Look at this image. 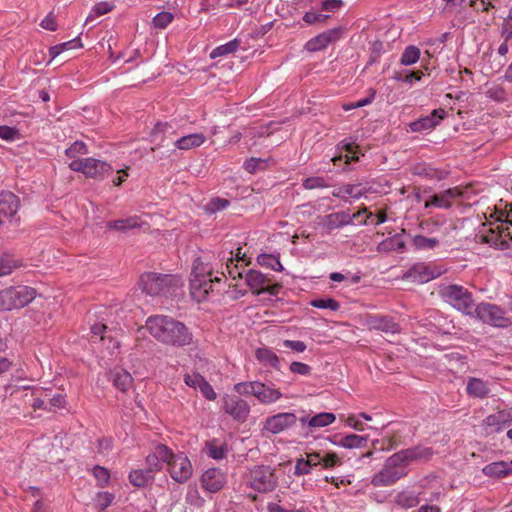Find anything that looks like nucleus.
<instances>
[{
	"instance_id": "nucleus-30",
	"label": "nucleus",
	"mask_w": 512,
	"mask_h": 512,
	"mask_svg": "<svg viewBox=\"0 0 512 512\" xmlns=\"http://www.w3.org/2000/svg\"><path fill=\"white\" fill-rule=\"evenodd\" d=\"M204 451L210 458L214 460H222L227 456L228 446L225 443H220L218 439L214 438L206 442Z\"/></svg>"
},
{
	"instance_id": "nucleus-6",
	"label": "nucleus",
	"mask_w": 512,
	"mask_h": 512,
	"mask_svg": "<svg viewBox=\"0 0 512 512\" xmlns=\"http://www.w3.org/2000/svg\"><path fill=\"white\" fill-rule=\"evenodd\" d=\"M441 297L453 308L461 313L473 316L476 307L472 293L465 287L457 284L445 286L440 290Z\"/></svg>"
},
{
	"instance_id": "nucleus-64",
	"label": "nucleus",
	"mask_w": 512,
	"mask_h": 512,
	"mask_svg": "<svg viewBox=\"0 0 512 512\" xmlns=\"http://www.w3.org/2000/svg\"><path fill=\"white\" fill-rule=\"evenodd\" d=\"M114 496L109 492H100L97 494L96 502L100 509L107 508L113 501Z\"/></svg>"
},
{
	"instance_id": "nucleus-37",
	"label": "nucleus",
	"mask_w": 512,
	"mask_h": 512,
	"mask_svg": "<svg viewBox=\"0 0 512 512\" xmlns=\"http://www.w3.org/2000/svg\"><path fill=\"white\" fill-rule=\"evenodd\" d=\"M454 197V191L447 189L443 193L435 194L431 197L430 201L425 202V208L435 206L439 208H450V200Z\"/></svg>"
},
{
	"instance_id": "nucleus-21",
	"label": "nucleus",
	"mask_w": 512,
	"mask_h": 512,
	"mask_svg": "<svg viewBox=\"0 0 512 512\" xmlns=\"http://www.w3.org/2000/svg\"><path fill=\"white\" fill-rule=\"evenodd\" d=\"M20 208V199L10 191L0 193V214L6 217H13Z\"/></svg>"
},
{
	"instance_id": "nucleus-17",
	"label": "nucleus",
	"mask_w": 512,
	"mask_h": 512,
	"mask_svg": "<svg viewBox=\"0 0 512 512\" xmlns=\"http://www.w3.org/2000/svg\"><path fill=\"white\" fill-rule=\"evenodd\" d=\"M227 482L226 475L218 468L206 470L201 477L202 487L210 492L217 493L225 486Z\"/></svg>"
},
{
	"instance_id": "nucleus-26",
	"label": "nucleus",
	"mask_w": 512,
	"mask_h": 512,
	"mask_svg": "<svg viewBox=\"0 0 512 512\" xmlns=\"http://www.w3.org/2000/svg\"><path fill=\"white\" fill-rule=\"evenodd\" d=\"M360 186V184H345L338 190H334L332 195L345 201L347 200V196H350L354 199H360L368 192L367 189L360 188Z\"/></svg>"
},
{
	"instance_id": "nucleus-61",
	"label": "nucleus",
	"mask_w": 512,
	"mask_h": 512,
	"mask_svg": "<svg viewBox=\"0 0 512 512\" xmlns=\"http://www.w3.org/2000/svg\"><path fill=\"white\" fill-rule=\"evenodd\" d=\"M202 395L209 401H213L216 399L217 394L214 391L213 387L209 384V382L204 378L201 380V383L198 387Z\"/></svg>"
},
{
	"instance_id": "nucleus-3",
	"label": "nucleus",
	"mask_w": 512,
	"mask_h": 512,
	"mask_svg": "<svg viewBox=\"0 0 512 512\" xmlns=\"http://www.w3.org/2000/svg\"><path fill=\"white\" fill-rule=\"evenodd\" d=\"M408 472V466L398 451L386 459L383 468L373 475L371 484L375 487L391 486L407 476Z\"/></svg>"
},
{
	"instance_id": "nucleus-48",
	"label": "nucleus",
	"mask_w": 512,
	"mask_h": 512,
	"mask_svg": "<svg viewBox=\"0 0 512 512\" xmlns=\"http://www.w3.org/2000/svg\"><path fill=\"white\" fill-rule=\"evenodd\" d=\"M268 159L252 157L244 162V168L249 173H256L267 167Z\"/></svg>"
},
{
	"instance_id": "nucleus-35",
	"label": "nucleus",
	"mask_w": 512,
	"mask_h": 512,
	"mask_svg": "<svg viewBox=\"0 0 512 512\" xmlns=\"http://www.w3.org/2000/svg\"><path fill=\"white\" fill-rule=\"evenodd\" d=\"M154 480L151 470H133L129 473V481L135 487H145Z\"/></svg>"
},
{
	"instance_id": "nucleus-19",
	"label": "nucleus",
	"mask_w": 512,
	"mask_h": 512,
	"mask_svg": "<svg viewBox=\"0 0 512 512\" xmlns=\"http://www.w3.org/2000/svg\"><path fill=\"white\" fill-rule=\"evenodd\" d=\"M329 441L339 447L345 449H354V448H362L368 441V436H362L357 434H348L345 436H341L339 434H335L328 438Z\"/></svg>"
},
{
	"instance_id": "nucleus-42",
	"label": "nucleus",
	"mask_w": 512,
	"mask_h": 512,
	"mask_svg": "<svg viewBox=\"0 0 512 512\" xmlns=\"http://www.w3.org/2000/svg\"><path fill=\"white\" fill-rule=\"evenodd\" d=\"M420 49L414 45L407 46L400 59V63L404 66L415 64L420 59Z\"/></svg>"
},
{
	"instance_id": "nucleus-16",
	"label": "nucleus",
	"mask_w": 512,
	"mask_h": 512,
	"mask_svg": "<svg viewBox=\"0 0 512 512\" xmlns=\"http://www.w3.org/2000/svg\"><path fill=\"white\" fill-rule=\"evenodd\" d=\"M407 466L428 462L434 455L431 447L416 445L399 451Z\"/></svg>"
},
{
	"instance_id": "nucleus-15",
	"label": "nucleus",
	"mask_w": 512,
	"mask_h": 512,
	"mask_svg": "<svg viewBox=\"0 0 512 512\" xmlns=\"http://www.w3.org/2000/svg\"><path fill=\"white\" fill-rule=\"evenodd\" d=\"M224 411L229 414L234 420L244 422L250 413L249 404L236 396H227L224 398L223 403Z\"/></svg>"
},
{
	"instance_id": "nucleus-14",
	"label": "nucleus",
	"mask_w": 512,
	"mask_h": 512,
	"mask_svg": "<svg viewBox=\"0 0 512 512\" xmlns=\"http://www.w3.org/2000/svg\"><path fill=\"white\" fill-rule=\"evenodd\" d=\"M447 116L444 108L434 109L429 115L416 119L409 123L411 132L431 131L437 127Z\"/></svg>"
},
{
	"instance_id": "nucleus-45",
	"label": "nucleus",
	"mask_w": 512,
	"mask_h": 512,
	"mask_svg": "<svg viewBox=\"0 0 512 512\" xmlns=\"http://www.w3.org/2000/svg\"><path fill=\"white\" fill-rule=\"evenodd\" d=\"M486 96L496 102H505L508 100V94L501 85H492L486 90Z\"/></svg>"
},
{
	"instance_id": "nucleus-34",
	"label": "nucleus",
	"mask_w": 512,
	"mask_h": 512,
	"mask_svg": "<svg viewBox=\"0 0 512 512\" xmlns=\"http://www.w3.org/2000/svg\"><path fill=\"white\" fill-rule=\"evenodd\" d=\"M337 149L340 151H346L347 153L352 154V156H349L348 154H346L345 156H343L342 154H340L338 156L335 155V156L331 157V161L334 163V165H337L339 162H341L343 160V158L345 159L346 165L349 164L351 161L359 160V156L354 151V147H353L352 143L347 142L346 140H343L337 145Z\"/></svg>"
},
{
	"instance_id": "nucleus-52",
	"label": "nucleus",
	"mask_w": 512,
	"mask_h": 512,
	"mask_svg": "<svg viewBox=\"0 0 512 512\" xmlns=\"http://www.w3.org/2000/svg\"><path fill=\"white\" fill-rule=\"evenodd\" d=\"M302 186L307 190L317 189V188H326L329 184L325 181L323 177L314 176L305 178L302 181Z\"/></svg>"
},
{
	"instance_id": "nucleus-57",
	"label": "nucleus",
	"mask_w": 512,
	"mask_h": 512,
	"mask_svg": "<svg viewBox=\"0 0 512 512\" xmlns=\"http://www.w3.org/2000/svg\"><path fill=\"white\" fill-rule=\"evenodd\" d=\"M226 270L232 279L245 277V269L234 263L233 258H229L226 264Z\"/></svg>"
},
{
	"instance_id": "nucleus-49",
	"label": "nucleus",
	"mask_w": 512,
	"mask_h": 512,
	"mask_svg": "<svg viewBox=\"0 0 512 512\" xmlns=\"http://www.w3.org/2000/svg\"><path fill=\"white\" fill-rule=\"evenodd\" d=\"M153 454L155 456H157V458L162 463H164V462L167 463V465L170 464V462L173 460L174 456L176 455L171 451V449H169L166 445H163V444L157 445L153 451Z\"/></svg>"
},
{
	"instance_id": "nucleus-2",
	"label": "nucleus",
	"mask_w": 512,
	"mask_h": 512,
	"mask_svg": "<svg viewBox=\"0 0 512 512\" xmlns=\"http://www.w3.org/2000/svg\"><path fill=\"white\" fill-rule=\"evenodd\" d=\"M139 286L150 296H173L181 284L180 279L173 275L146 272L141 275Z\"/></svg>"
},
{
	"instance_id": "nucleus-56",
	"label": "nucleus",
	"mask_w": 512,
	"mask_h": 512,
	"mask_svg": "<svg viewBox=\"0 0 512 512\" xmlns=\"http://www.w3.org/2000/svg\"><path fill=\"white\" fill-rule=\"evenodd\" d=\"M87 145L82 141H75L70 147L65 150L66 156L69 158H76L79 154H87Z\"/></svg>"
},
{
	"instance_id": "nucleus-32",
	"label": "nucleus",
	"mask_w": 512,
	"mask_h": 512,
	"mask_svg": "<svg viewBox=\"0 0 512 512\" xmlns=\"http://www.w3.org/2000/svg\"><path fill=\"white\" fill-rule=\"evenodd\" d=\"M256 359L264 366H270L276 370H280L279 357L269 348H258L255 352Z\"/></svg>"
},
{
	"instance_id": "nucleus-4",
	"label": "nucleus",
	"mask_w": 512,
	"mask_h": 512,
	"mask_svg": "<svg viewBox=\"0 0 512 512\" xmlns=\"http://www.w3.org/2000/svg\"><path fill=\"white\" fill-rule=\"evenodd\" d=\"M247 486L258 493H270L276 489L279 478L269 465H255L246 473Z\"/></svg>"
},
{
	"instance_id": "nucleus-36",
	"label": "nucleus",
	"mask_w": 512,
	"mask_h": 512,
	"mask_svg": "<svg viewBox=\"0 0 512 512\" xmlns=\"http://www.w3.org/2000/svg\"><path fill=\"white\" fill-rule=\"evenodd\" d=\"M335 420V414L331 412H321L310 417L308 420V427L310 428V432H312L313 429L326 427L332 424Z\"/></svg>"
},
{
	"instance_id": "nucleus-27",
	"label": "nucleus",
	"mask_w": 512,
	"mask_h": 512,
	"mask_svg": "<svg viewBox=\"0 0 512 512\" xmlns=\"http://www.w3.org/2000/svg\"><path fill=\"white\" fill-rule=\"evenodd\" d=\"M166 134H174L173 126L168 122H158L151 133V141L157 146H168Z\"/></svg>"
},
{
	"instance_id": "nucleus-62",
	"label": "nucleus",
	"mask_w": 512,
	"mask_h": 512,
	"mask_svg": "<svg viewBox=\"0 0 512 512\" xmlns=\"http://www.w3.org/2000/svg\"><path fill=\"white\" fill-rule=\"evenodd\" d=\"M330 16L326 14H321L319 12L314 11H308L303 16V21L307 24H315L319 22H324L326 19H328Z\"/></svg>"
},
{
	"instance_id": "nucleus-53",
	"label": "nucleus",
	"mask_w": 512,
	"mask_h": 512,
	"mask_svg": "<svg viewBox=\"0 0 512 512\" xmlns=\"http://www.w3.org/2000/svg\"><path fill=\"white\" fill-rule=\"evenodd\" d=\"M342 464L341 458L335 452H329L322 455L321 467L323 469H331Z\"/></svg>"
},
{
	"instance_id": "nucleus-63",
	"label": "nucleus",
	"mask_w": 512,
	"mask_h": 512,
	"mask_svg": "<svg viewBox=\"0 0 512 512\" xmlns=\"http://www.w3.org/2000/svg\"><path fill=\"white\" fill-rule=\"evenodd\" d=\"M504 429L512 423V407L494 413Z\"/></svg>"
},
{
	"instance_id": "nucleus-24",
	"label": "nucleus",
	"mask_w": 512,
	"mask_h": 512,
	"mask_svg": "<svg viewBox=\"0 0 512 512\" xmlns=\"http://www.w3.org/2000/svg\"><path fill=\"white\" fill-rule=\"evenodd\" d=\"M113 385L121 392H127L133 385L131 374L122 368H115L110 372Z\"/></svg>"
},
{
	"instance_id": "nucleus-40",
	"label": "nucleus",
	"mask_w": 512,
	"mask_h": 512,
	"mask_svg": "<svg viewBox=\"0 0 512 512\" xmlns=\"http://www.w3.org/2000/svg\"><path fill=\"white\" fill-rule=\"evenodd\" d=\"M257 263L262 267L270 268L278 272H281L284 269L279 258L274 256L273 254L263 253L258 255Z\"/></svg>"
},
{
	"instance_id": "nucleus-46",
	"label": "nucleus",
	"mask_w": 512,
	"mask_h": 512,
	"mask_svg": "<svg viewBox=\"0 0 512 512\" xmlns=\"http://www.w3.org/2000/svg\"><path fill=\"white\" fill-rule=\"evenodd\" d=\"M258 381L240 382L234 385V391L239 395H256V390L259 388Z\"/></svg>"
},
{
	"instance_id": "nucleus-18",
	"label": "nucleus",
	"mask_w": 512,
	"mask_h": 512,
	"mask_svg": "<svg viewBox=\"0 0 512 512\" xmlns=\"http://www.w3.org/2000/svg\"><path fill=\"white\" fill-rule=\"evenodd\" d=\"M340 29L334 28L320 33L314 38L310 39L305 47L308 51L315 52L325 49L331 42L339 38Z\"/></svg>"
},
{
	"instance_id": "nucleus-22",
	"label": "nucleus",
	"mask_w": 512,
	"mask_h": 512,
	"mask_svg": "<svg viewBox=\"0 0 512 512\" xmlns=\"http://www.w3.org/2000/svg\"><path fill=\"white\" fill-rule=\"evenodd\" d=\"M270 279L259 270L249 269L245 272V282L253 294L261 295V289L269 283Z\"/></svg>"
},
{
	"instance_id": "nucleus-41",
	"label": "nucleus",
	"mask_w": 512,
	"mask_h": 512,
	"mask_svg": "<svg viewBox=\"0 0 512 512\" xmlns=\"http://www.w3.org/2000/svg\"><path fill=\"white\" fill-rule=\"evenodd\" d=\"M82 46L83 45H82L81 39L79 36H77L70 41H67V42H64V43H61V44L51 47L49 50V54L51 56V59H54L65 50L81 48Z\"/></svg>"
},
{
	"instance_id": "nucleus-29",
	"label": "nucleus",
	"mask_w": 512,
	"mask_h": 512,
	"mask_svg": "<svg viewBox=\"0 0 512 512\" xmlns=\"http://www.w3.org/2000/svg\"><path fill=\"white\" fill-rule=\"evenodd\" d=\"M482 472L488 477L502 478L508 475H512V471L508 465V462L498 461L487 464L483 467Z\"/></svg>"
},
{
	"instance_id": "nucleus-5",
	"label": "nucleus",
	"mask_w": 512,
	"mask_h": 512,
	"mask_svg": "<svg viewBox=\"0 0 512 512\" xmlns=\"http://www.w3.org/2000/svg\"><path fill=\"white\" fill-rule=\"evenodd\" d=\"M36 290L25 285L11 286L0 291V311L21 309L36 297Z\"/></svg>"
},
{
	"instance_id": "nucleus-1",
	"label": "nucleus",
	"mask_w": 512,
	"mask_h": 512,
	"mask_svg": "<svg viewBox=\"0 0 512 512\" xmlns=\"http://www.w3.org/2000/svg\"><path fill=\"white\" fill-rule=\"evenodd\" d=\"M145 327L157 341L165 345L185 347L193 342L191 330L183 322L167 315L149 316Z\"/></svg>"
},
{
	"instance_id": "nucleus-9",
	"label": "nucleus",
	"mask_w": 512,
	"mask_h": 512,
	"mask_svg": "<svg viewBox=\"0 0 512 512\" xmlns=\"http://www.w3.org/2000/svg\"><path fill=\"white\" fill-rule=\"evenodd\" d=\"M220 277H211V273L206 271L203 267L200 268V263L198 260L194 262L193 270L191 273L190 286L191 292L195 297L199 299H205L209 294V291H212V285L214 282H220Z\"/></svg>"
},
{
	"instance_id": "nucleus-43",
	"label": "nucleus",
	"mask_w": 512,
	"mask_h": 512,
	"mask_svg": "<svg viewBox=\"0 0 512 512\" xmlns=\"http://www.w3.org/2000/svg\"><path fill=\"white\" fill-rule=\"evenodd\" d=\"M114 8H115V5L112 2H108V1L98 2L92 8V12L94 13V15H89L86 18L85 22L88 23L90 21H93L95 16L105 15V14L111 12Z\"/></svg>"
},
{
	"instance_id": "nucleus-8",
	"label": "nucleus",
	"mask_w": 512,
	"mask_h": 512,
	"mask_svg": "<svg viewBox=\"0 0 512 512\" xmlns=\"http://www.w3.org/2000/svg\"><path fill=\"white\" fill-rule=\"evenodd\" d=\"M473 316L484 324L496 328H507L512 324L510 319L506 317L504 309L493 303L481 302L477 304Z\"/></svg>"
},
{
	"instance_id": "nucleus-28",
	"label": "nucleus",
	"mask_w": 512,
	"mask_h": 512,
	"mask_svg": "<svg viewBox=\"0 0 512 512\" xmlns=\"http://www.w3.org/2000/svg\"><path fill=\"white\" fill-rule=\"evenodd\" d=\"M259 388L256 390L255 397L262 404H271L282 397V393L278 389L271 388L264 383L259 382Z\"/></svg>"
},
{
	"instance_id": "nucleus-50",
	"label": "nucleus",
	"mask_w": 512,
	"mask_h": 512,
	"mask_svg": "<svg viewBox=\"0 0 512 512\" xmlns=\"http://www.w3.org/2000/svg\"><path fill=\"white\" fill-rule=\"evenodd\" d=\"M174 19L172 13L167 11H162L154 16L152 19V23L155 28L165 29Z\"/></svg>"
},
{
	"instance_id": "nucleus-39",
	"label": "nucleus",
	"mask_w": 512,
	"mask_h": 512,
	"mask_svg": "<svg viewBox=\"0 0 512 512\" xmlns=\"http://www.w3.org/2000/svg\"><path fill=\"white\" fill-rule=\"evenodd\" d=\"M411 242L417 250H433L439 245L437 238H429L423 235L413 236Z\"/></svg>"
},
{
	"instance_id": "nucleus-31",
	"label": "nucleus",
	"mask_w": 512,
	"mask_h": 512,
	"mask_svg": "<svg viewBox=\"0 0 512 512\" xmlns=\"http://www.w3.org/2000/svg\"><path fill=\"white\" fill-rule=\"evenodd\" d=\"M205 141V136L201 133H194L182 136L173 142L174 146L180 150H189L201 146Z\"/></svg>"
},
{
	"instance_id": "nucleus-59",
	"label": "nucleus",
	"mask_w": 512,
	"mask_h": 512,
	"mask_svg": "<svg viewBox=\"0 0 512 512\" xmlns=\"http://www.w3.org/2000/svg\"><path fill=\"white\" fill-rule=\"evenodd\" d=\"M15 267V262L9 256H0V277L10 274Z\"/></svg>"
},
{
	"instance_id": "nucleus-20",
	"label": "nucleus",
	"mask_w": 512,
	"mask_h": 512,
	"mask_svg": "<svg viewBox=\"0 0 512 512\" xmlns=\"http://www.w3.org/2000/svg\"><path fill=\"white\" fill-rule=\"evenodd\" d=\"M369 325L372 329L382 331L386 334H397L401 332L399 323L390 316H371Z\"/></svg>"
},
{
	"instance_id": "nucleus-11",
	"label": "nucleus",
	"mask_w": 512,
	"mask_h": 512,
	"mask_svg": "<svg viewBox=\"0 0 512 512\" xmlns=\"http://www.w3.org/2000/svg\"><path fill=\"white\" fill-rule=\"evenodd\" d=\"M494 216H496L495 219L500 222V224L491 227L489 230L492 234H495L493 243L496 245L499 244L502 249H507L510 246L508 241H512V221H508V216H505L502 212L498 214V212L495 211L490 215V218H494Z\"/></svg>"
},
{
	"instance_id": "nucleus-23",
	"label": "nucleus",
	"mask_w": 512,
	"mask_h": 512,
	"mask_svg": "<svg viewBox=\"0 0 512 512\" xmlns=\"http://www.w3.org/2000/svg\"><path fill=\"white\" fill-rule=\"evenodd\" d=\"M322 225L328 232L351 225L350 214L346 211L334 212L323 218Z\"/></svg>"
},
{
	"instance_id": "nucleus-44",
	"label": "nucleus",
	"mask_w": 512,
	"mask_h": 512,
	"mask_svg": "<svg viewBox=\"0 0 512 512\" xmlns=\"http://www.w3.org/2000/svg\"><path fill=\"white\" fill-rule=\"evenodd\" d=\"M230 205L229 200L215 197L212 198L205 206V211L208 214H215L219 211L226 209Z\"/></svg>"
},
{
	"instance_id": "nucleus-25",
	"label": "nucleus",
	"mask_w": 512,
	"mask_h": 512,
	"mask_svg": "<svg viewBox=\"0 0 512 512\" xmlns=\"http://www.w3.org/2000/svg\"><path fill=\"white\" fill-rule=\"evenodd\" d=\"M503 430L504 427L494 413L486 416L479 425V435L485 438L498 434Z\"/></svg>"
},
{
	"instance_id": "nucleus-54",
	"label": "nucleus",
	"mask_w": 512,
	"mask_h": 512,
	"mask_svg": "<svg viewBox=\"0 0 512 512\" xmlns=\"http://www.w3.org/2000/svg\"><path fill=\"white\" fill-rule=\"evenodd\" d=\"M311 463L307 461L304 457L297 458L294 466V475L295 476H304L308 475L312 471Z\"/></svg>"
},
{
	"instance_id": "nucleus-13",
	"label": "nucleus",
	"mask_w": 512,
	"mask_h": 512,
	"mask_svg": "<svg viewBox=\"0 0 512 512\" xmlns=\"http://www.w3.org/2000/svg\"><path fill=\"white\" fill-rule=\"evenodd\" d=\"M172 479L178 483L186 482L192 475V465L184 453H178L168 465Z\"/></svg>"
},
{
	"instance_id": "nucleus-47",
	"label": "nucleus",
	"mask_w": 512,
	"mask_h": 512,
	"mask_svg": "<svg viewBox=\"0 0 512 512\" xmlns=\"http://www.w3.org/2000/svg\"><path fill=\"white\" fill-rule=\"evenodd\" d=\"M310 305L319 309H329L331 311H337L340 308V304L333 298H318L310 302Z\"/></svg>"
},
{
	"instance_id": "nucleus-55",
	"label": "nucleus",
	"mask_w": 512,
	"mask_h": 512,
	"mask_svg": "<svg viewBox=\"0 0 512 512\" xmlns=\"http://www.w3.org/2000/svg\"><path fill=\"white\" fill-rule=\"evenodd\" d=\"M422 76L423 73L421 71H412L406 75L396 71L394 73L393 79L398 82L412 84L414 81H420Z\"/></svg>"
},
{
	"instance_id": "nucleus-12",
	"label": "nucleus",
	"mask_w": 512,
	"mask_h": 512,
	"mask_svg": "<svg viewBox=\"0 0 512 512\" xmlns=\"http://www.w3.org/2000/svg\"><path fill=\"white\" fill-rule=\"evenodd\" d=\"M297 422V416L291 412H281L266 418L263 430L271 434H279L291 428Z\"/></svg>"
},
{
	"instance_id": "nucleus-33",
	"label": "nucleus",
	"mask_w": 512,
	"mask_h": 512,
	"mask_svg": "<svg viewBox=\"0 0 512 512\" xmlns=\"http://www.w3.org/2000/svg\"><path fill=\"white\" fill-rule=\"evenodd\" d=\"M466 391L469 396L480 399L485 398L490 392L486 382L479 378H470L466 386Z\"/></svg>"
},
{
	"instance_id": "nucleus-60",
	"label": "nucleus",
	"mask_w": 512,
	"mask_h": 512,
	"mask_svg": "<svg viewBox=\"0 0 512 512\" xmlns=\"http://www.w3.org/2000/svg\"><path fill=\"white\" fill-rule=\"evenodd\" d=\"M413 173L419 176L432 179L436 177L437 171L431 166L425 164H418L414 167Z\"/></svg>"
},
{
	"instance_id": "nucleus-38",
	"label": "nucleus",
	"mask_w": 512,
	"mask_h": 512,
	"mask_svg": "<svg viewBox=\"0 0 512 512\" xmlns=\"http://www.w3.org/2000/svg\"><path fill=\"white\" fill-rule=\"evenodd\" d=\"M240 46V40L233 39L223 45L217 46L210 53V58L215 59L217 57L227 56L237 51Z\"/></svg>"
},
{
	"instance_id": "nucleus-7",
	"label": "nucleus",
	"mask_w": 512,
	"mask_h": 512,
	"mask_svg": "<svg viewBox=\"0 0 512 512\" xmlns=\"http://www.w3.org/2000/svg\"><path fill=\"white\" fill-rule=\"evenodd\" d=\"M69 168L72 171L84 174L87 178L98 181H102L110 176L114 170L110 163L92 157L74 159L69 164Z\"/></svg>"
},
{
	"instance_id": "nucleus-58",
	"label": "nucleus",
	"mask_w": 512,
	"mask_h": 512,
	"mask_svg": "<svg viewBox=\"0 0 512 512\" xmlns=\"http://www.w3.org/2000/svg\"><path fill=\"white\" fill-rule=\"evenodd\" d=\"M396 503L404 508L414 507L417 503V499L413 495H409L407 493H399L396 496Z\"/></svg>"
},
{
	"instance_id": "nucleus-10",
	"label": "nucleus",
	"mask_w": 512,
	"mask_h": 512,
	"mask_svg": "<svg viewBox=\"0 0 512 512\" xmlns=\"http://www.w3.org/2000/svg\"><path fill=\"white\" fill-rule=\"evenodd\" d=\"M444 273L439 266H432L425 263H416L412 265L404 274V278L418 283H427Z\"/></svg>"
},
{
	"instance_id": "nucleus-51",
	"label": "nucleus",
	"mask_w": 512,
	"mask_h": 512,
	"mask_svg": "<svg viewBox=\"0 0 512 512\" xmlns=\"http://www.w3.org/2000/svg\"><path fill=\"white\" fill-rule=\"evenodd\" d=\"M93 475L100 487H105L109 483L110 473L105 467L99 465L94 466Z\"/></svg>"
}]
</instances>
